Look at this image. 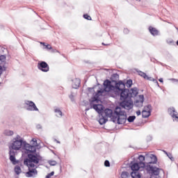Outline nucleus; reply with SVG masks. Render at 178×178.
I'll list each match as a JSON object with an SVG mask.
<instances>
[{
  "mask_svg": "<svg viewBox=\"0 0 178 178\" xmlns=\"http://www.w3.org/2000/svg\"><path fill=\"white\" fill-rule=\"evenodd\" d=\"M121 177L122 178H129V177H130V174H129V172H122L121 173Z\"/></svg>",
  "mask_w": 178,
  "mask_h": 178,
  "instance_id": "obj_28",
  "label": "nucleus"
},
{
  "mask_svg": "<svg viewBox=\"0 0 178 178\" xmlns=\"http://www.w3.org/2000/svg\"><path fill=\"white\" fill-rule=\"evenodd\" d=\"M40 44L43 45V49H49L50 51L52 49V47L50 44H45V42H40Z\"/></svg>",
  "mask_w": 178,
  "mask_h": 178,
  "instance_id": "obj_22",
  "label": "nucleus"
},
{
  "mask_svg": "<svg viewBox=\"0 0 178 178\" xmlns=\"http://www.w3.org/2000/svg\"><path fill=\"white\" fill-rule=\"evenodd\" d=\"M136 72L140 77H143V79H145L146 80H151V77L148 76L145 72H143V71L136 70Z\"/></svg>",
  "mask_w": 178,
  "mask_h": 178,
  "instance_id": "obj_19",
  "label": "nucleus"
},
{
  "mask_svg": "<svg viewBox=\"0 0 178 178\" xmlns=\"http://www.w3.org/2000/svg\"><path fill=\"white\" fill-rule=\"evenodd\" d=\"M148 158V159H150L149 162H145L146 165V170L151 173V175H154V176H159V168H156L154 165L156 162H158V159L156 158V156L154 154H150L149 156H146V159Z\"/></svg>",
  "mask_w": 178,
  "mask_h": 178,
  "instance_id": "obj_3",
  "label": "nucleus"
},
{
  "mask_svg": "<svg viewBox=\"0 0 178 178\" xmlns=\"http://www.w3.org/2000/svg\"><path fill=\"white\" fill-rule=\"evenodd\" d=\"M167 44H168V45H175V41L173 40V39H168L166 40Z\"/></svg>",
  "mask_w": 178,
  "mask_h": 178,
  "instance_id": "obj_31",
  "label": "nucleus"
},
{
  "mask_svg": "<svg viewBox=\"0 0 178 178\" xmlns=\"http://www.w3.org/2000/svg\"><path fill=\"white\" fill-rule=\"evenodd\" d=\"M36 128L38 129H42V126H41V124H38V125L36 126Z\"/></svg>",
  "mask_w": 178,
  "mask_h": 178,
  "instance_id": "obj_43",
  "label": "nucleus"
},
{
  "mask_svg": "<svg viewBox=\"0 0 178 178\" xmlns=\"http://www.w3.org/2000/svg\"><path fill=\"white\" fill-rule=\"evenodd\" d=\"M5 60H6V56H5L4 55L0 56V63H3Z\"/></svg>",
  "mask_w": 178,
  "mask_h": 178,
  "instance_id": "obj_32",
  "label": "nucleus"
},
{
  "mask_svg": "<svg viewBox=\"0 0 178 178\" xmlns=\"http://www.w3.org/2000/svg\"><path fill=\"white\" fill-rule=\"evenodd\" d=\"M124 34H129V29H124Z\"/></svg>",
  "mask_w": 178,
  "mask_h": 178,
  "instance_id": "obj_42",
  "label": "nucleus"
},
{
  "mask_svg": "<svg viewBox=\"0 0 178 178\" xmlns=\"http://www.w3.org/2000/svg\"><path fill=\"white\" fill-rule=\"evenodd\" d=\"M28 168V172H26V177H37L38 175V171L37 170L38 166L31 167L30 165H26Z\"/></svg>",
  "mask_w": 178,
  "mask_h": 178,
  "instance_id": "obj_9",
  "label": "nucleus"
},
{
  "mask_svg": "<svg viewBox=\"0 0 178 178\" xmlns=\"http://www.w3.org/2000/svg\"><path fill=\"white\" fill-rule=\"evenodd\" d=\"M152 136H148L147 137V141H152Z\"/></svg>",
  "mask_w": 178,
  "mask_h": 178,
  "instance_id": "obj_39",
  "label": "nucleus"
},
{
  "mask_svg": "<svg viewBox=\"0 0 178 178\" xmlns=\"http://www.w3.org/2000/svg\"><path fill=\"white\" fill-rule=\"evenodd\" d=\"M163 152L165 153V154L167 155V156H168V158L170 159V161H175V159L173 158V156H172V154L170 153H168L166 151L163 150Z\"/></svg>",
  "mask_w": 178,
  "mask_h": 178,
  "instance_id": "obj_30",
  "label": "nucleus"
},
{
  "mask_svg": "<svg viewBox=\"0 0 178 178\" xmlns=\"http://www.w3.org/2000/svg\"><path fill=\"white\" fill-rule=\"evenodd\" d=\"M86 111H89V109H88V108H86Z\"/></svg>",
  "mask_w": 178,
  "mask_h": 178,
  "instance_id": "obj_52",
  "label": "nucleus"
},
{
  "mask_svg": "<svg viewBox=\"0 0 178 178\" xmlns=\"http://www.w3.org/2000/svg\"><path fill=\"white\" fill-rule=\"evenodd\" d=\"M151 60H152V62H154L155 58H153V60H152V59H151Z\"/></svg>",
  "mask_w": 178,
  "mask_h": 178,
  "instance_id": "obj_49",
  "label": "nucleus"
},
{
  "mask_svg": "<svg viewBox=\"0 0 178 178\" xmlns=\"http://www.w3.org/2000/svg\"><path fill=\"white\" fill-rule=\"evenodd\" d=\"M168 114L171 116L173 122H178V113L174 107L168 108Z\"/></svg>",
  "mask_w": 178,
  "mask_h": 178,
  "instance_id": "obj_13",
  "label": "nucleus"
},
{
  "mask_svg": "<svg viewBox=\"0 0 178 178\" xmlns=\"http://www.w3.org/2000/svg\"><path fill=\"white\" fill-rule=\"evenodd\" d=\"M140 168H146L145 163H144V162L134 163L131 165V169L132 172H138V170H140Z\"/></svg>",
  "mask_w": 178,
  "mask_h": 178,
  "instance_id": "obj_12",
  "label": "nucleus"
},
{
  "mask_svg": "<svg viewBox=\"0 0 178 178\" xmlns=\"http://www.w3.org/2000/svg\"><path fill=\"white\" fill-rule=\"evenodd\" d=\"M80 79L75 78L74 79L72 80V88H78L80 87Z\"/></svg>",
  "mask_w": 178,
  "mask_h": 178,
  "instance_id": "obj_18",
  "label": "nucleus"
},
{
  "mask_svg": "<svg viewBox=\"0 0 178 178\" xmlns=\"http://www.w3.org/2000/svg\"><path fill=\"white\" fill-rule=\"evenodd\" d=\"M16 140H21V139H20V136L17 135V136H16V138H15V141H16Z\"/></svg>",
  "mask_w": 178,
  "mask_h": 178,
  "instance_id": "obj_45",
  "label": "nucleus"
},
{
  "mask_svg": "<svg viewBox=\"0 0 178 178\" xmlns=\"http://www.w3.org/2000/svg\"><path fill=\"white\" fill-rule=\"evenodd\" d=\"M138 159H139V162H144V161H145V156H143V155H140L138 156Z\"/></svg>",
  "mask_w": 178,
  "mask_h": 178,
  "instance_id": "obj_33",
  "label": "nucleus"
},
{
  "mask_svg": "<svg viewBox=\"0 0 178 178\" xmlns=\"http://www.w3.org/2000/svg\"><path fill=\"white\" fill-rule=\"evenodd\" d=\"M159 81H160V83H163V79L162 78L159 79Z\"/></svg>",
  "mask_w": 178,
  "mask_h": 178,
  "instance_id": "obj_46",
  "label": "nucleus"
},
{
  "mask_svg": "<svg viewBox=\"0 0 178 178\" xmlns=\"http://www.w3.org/2000/svg\"><path fill=\"white\" fill-rule=\"evenodd\" d=\"M104 90H97V93L93 97V102L95 101H99V96L102 95L104 91L106 92H109L110 91H113V90H116V85L113 86L115 83H112V81L106 80L104 82Z\"/></svg>",
  "mask_w": 178,
  "mask_h": 178,
  "instance_id": "obj_5",
  "label": "nucleus"
},
{
  "mask_svg": "<svg viewBox=\"0 0 178 178\" xmlns=\"http://www.w3.org/2000/svg\"><path fill=\"white\" fill-rule=\"evenodd\" d=\"M143 111H145V112H149L151 113V111H152V106H151L150 104L145 106Z\"/></svg>",
  "mask_w": 178,
  "mask_h": 178,
  "instance_id": "obj_25",
  "label": "nucleus"
},
{
  "mask_svg": "<svg viewBox=\"0 0 178 178\" xmlns=\"http://www.w3.org/2000/svg\"><path fill=\"white\" fill-rule=\"evenodd\" d=\"M28 154L26 159L24 160V165L25 166H30L31 168H35L39 166L40 161H41V156L34 152L26 153Z\"/></svg>",
  "mask_w": 178,
  "mask_h": 178,
  "instance_id": "obj_4",
  "label": "nucleus"
},
{
  "mask_svg": "<svg viewBox=\"0 0 178 178\" xmlns=\"http://www.w3.org/2000/svg\"><path fill=\"white\" fill-rule=\"evenodd\" d=\"M142 116L144 119H147V118H149L151 116V113L150 112H147L145 111H142Z\"/></svg>",
  "mask_w": 178,
  "mask_h": 178,
  "instance_id": "obj_24",
  "label": "nucleus"
},
{
  "mask_svg": "<svg viewBox=\"0 0 178 178\" xmlns=\"http://www.w3.org/2000/svg\"><path fill=\"white\" fill-rule=\"evenodd\" d=\"M2 74V66H0V76Z\"/></svg>",
  "mask_w": 178,
  "mask_h": 178,
  "instance_id": "obj_47",
  "label": "nucleus"
},
{
  "mask_svg": "<svg viewBox=\"0 0 178 178\" xmlns=\"http://www.w3.org/2000/svg\"><path fill=\"white\" fill-rule=\"evenodd\" d=\"M15 172L16 175H20V173H22V168H20V166L16 165L15 167Z\"/></svg>",
  "mask_w": 178,
  "mask_h": 178,
  "instance_id": "obj_26",
  "label": "nucleus"
},
{
  "mask_svg": "<svg viewBox=\"0 0 178 178\" xmlns=\"http://www.w3.org/2000/svg\"><path fill=\"white\" fill-rule=\"evenodd\" d=\"M54 175H55V172L54 171H52L51 172L49 173L46 176V178H51V177H52V176H54Z\"/></svg>",
  "mask_w": 178,
  "mask_h": 178,
  "instance_id": "obj_37",
  "label": "nucleus"
},
{
  "mask_svg": "<svg viewBox=\"0 0 178 178\" xmlns=\"http://www.w3.org/2000/svg\"><path fill=\"white\" fill-rule=\"evenodd\" d=\"M56 161H49V164L51 165V166H56Z\"/></svg>",
  "mask_w": 178,
  "mask_h": 178,
  "instance_id": "obj_34",
  "label": "nucleus"
},
{
  "mask_svg": "<svg viewBox=\"0 0 178 178\" xmlns=\"http://www.w3.org/2000/svg\"><path fill=\"white\" fill-rule=\"evenodd\" d=\"M38 69L41 70V72L47 73V72H49V65L45 61H40L38 63Z\"/></svg>",
  "mask_w": 178,
  "mask_h": 178,
  "instance_id": "obj_11",
  "label": "nucleus"
},
{
  "mask_svg": "<svg viewBox=\"0 0 178 178\" xmlns=\"http://www.w3.org/2000/svg\"><path fill=\"white\" fill-rule=\"evenodd\" d=\"M99 101V99L98 101H95V102H98ZM94 99H92V101L90 102V106L95 111H96L99 115H101V112H102V104H93Z\"/></svg>",
  "mask_w": 178,
  "mask_h": 178,
  "instance_id": "obj_15",
  "label": "nucleus"
},
{
  "mask_svg": "<svg viewBox=\"0 0 178 178\" xmlns=\"http://www.w3.org/2000/svg\"><path fill=\"white\" fill-rule=\"evenodd\" d=\"M120 101H122L120 102V106L121 108L126 109V111H130V109H133V106H134V105L133 104V100H131V99H129V97H124V99H122V93H120Z\"/></svg>",
  "mask_w": 178,
  "mask_h": 178,
  "instance_id": "obj_7",
  "label": "nucleus"
},
{
  "mask_svg": "<svg viewBox=\"0 0 178 178\" xmlns=\"http://www.w3.org/2000/svg\"><path fill=\"white\" fill-rule=\"evenodd\" d=\"M136 1H138V2H140V1H141V0H136Z\"/></svg>",
  "mask_w": 178,
  "mask_h": 178,
  "instance_id": "obj_53",
  "label": "nucleus"
},
{
  "mask_svg": "<svg viewBox=\"0 0 178 178\" xmlns=\"http://www.w3.org/2000/svg\"><path fill=\"white\" fill-rule=\"evenodd\" d=\"M170 80H171V81H174L175 83H178V79H170Z\"/></svg>",
  "mask_w": 178,
  "mask_h": 178,
  "instance_id": "obj_41",
  "label": "nucleus"
},
{
  "mask_svg": "<svg viewBox=\"0 0 178 178\" xmlns=\"http://www.w3.org/2000/svg\"><path fill=\"white\" fill-rule=\"evenodd\" d=\"M136 115H137L138 116H140V115H141V111H136Z\"/></svg>",
  "mask_w": 178,
  "mask_h": 178,
  "instance_id": "obj_44",
  "label": "nucleus"
},
{
  "mask_svg": "<svg viewBox=\"0 0 178 178\" xmlns=\"http://www.w3.org/2000/svg\"><path fill=\"white\" fill-rule=\"evenodd\" d=\"M5 136H13V131L6 130L4 131Z\"/></svg>",
  "mask_w": 178,
  "mask_h": 178,
  "instance_id": "obj_29",
  "label": "nucleus"
},
{
  "mask_svg": "<svg viewBox=\"0 0 178 178\" xmlns=\"http://www.w3.org/2000/svg\"><path fill=\"white\" fill-rule=\"evenodd\" d=\"M10 161L13 163V165H17V161L16 160V156H15V150L11 149L9 152Z\"/></svg>",
  "mask_w": 178,
  "mask_h": 178,
  "instance_id": "obj_16",
  "label": "nucleus"
},
{
  "mask_svg": "<svg viewBox=\"0 0 178 178\" xmlns=\"http://www.w3.org/2000/svg\"><path fill=\"white\" fill-rule=\"evenodd\" d=\"M69 98L71 99L72 102H74V96L72 94L69 96Z\"/></svg>",
  "mask_w": 178,
  "mask_h": 178,
  "instance_id": "obj_38",
  "label": "nucleus"
},
{
  "mask_svg": "<svg viewBox=\"0 0 178 178\" xmlns=\"http://www.w3.org/2000/svg\"><path fill=\"white\" fill-rule=\"evenodd\" d=\"M50 51H51V52H52L53 54H55V52H59L57 49H51Z\"/></svg>",
  "mask_w": 178,
  "mask_h": 178,
  "instance_id": "obj_40",
  "label": "nucleus"
},
{
  "mask_svg": "<svg viewBox=\"0 0 178 178\" xmlns=\"http://www.w3.org/2000/svg\"><path fill=\"white\" fill-rule=\"evenodd\" d=\"M127 120L129 123H133L136 120V115H130L128 117Z\"/></svg>",
  "mask_w": 178,
  "mask_h": 178,
  "instance_id": "obj_27",
  "label": "nucleus"
},
{
  "mask_svg": "<svg viewBox=\"0 0 178 178\" xmlns=\"http://www.w3.org/2000/svg\"><path fill=\"white\" fill-rule=\"evenodd\" d=\"M31 143L32 145L26 143V141H23V139L15 140L13 143L11 148L13 150L15 149V151H19L22 147L25 154H29V152H35V147H38L37 139L33 138Z\"/></svg>",
  "mask_w": 178,
  "mask_h": 178,
  "instance_id": "obj_2",
  "label": "nucleus"
},
{
  "mask_svg": "<svg viewBox=\"0 0 178 178\" xmlns=\"http://www.w3.org/2000/svg\"><path fill=\"white\" fill-rule=\"evenodd\" d=\"M54 112H55L56 116L57 118H62L63 113H62V111H60V108H57L54 109Z\"/></svg>",
  "mask_w": 178,
  "mask_h": 178,
  "instance_id": "obj_21",
  "label": "nucleus"
},
{
  "mask_svg": "<svg viewBox=\"0 0 178 178\" xmlns=\"http://www.w3.org/2000/svg\"><path fill=\"white\" fill-rule=\"evenodd\" d=\"M131 177L132 178H141V175L138 171H132L131 173Z\"/></svg>",
  "mask_w": 178,
  "mask_h": 178,
  "instance_id": "obj_20",
  "label": "nucleus"
},
{
  "mask_svg": "<svg viewBox=\"0 0 178 178\" xmlns=\"http://www.w3.org/2000/svg\"><path fill=\"white\" fill-rule=\"evenodd\" d=\"M111 80L112 81V83H114V85L115 86L116 90H118V91L124 88V83H123V81H116L117 80H119V74H118L117 73L113 74L111 75Z\"/></svg>",
  "mask_w": 178,
  "mask_h": 178,
  "instance_id": "obj_8",
  "label": "nucleus"
},
{
  "mask_svg": "<svg viewBox=\"0 0 178 178\" xmlns=\"http://www.w3.org/2000/svg\"><path fill=\"white\" fill-rule=\"evenodd\" d=\"M108 118H110L113 123L117 122L118 124H124L127 120V114L126 111H122V108L120 106H116L114 112L111 108H106L99 114V124H105L108 122Z\"/></svg>",
  "mask_w": 178,
  "mask_h": 178,
  "instance_id": "obj_1",
  "label": "nucleus"
},
{
  "mask_svg": "<svg viewBox=\"0 0 178 178\" xmlns=\"http://www.w3.org/2000/svg\"><path fill=\"white\" fill-rule=\"evenodd\" d=\"M151 60H152V62H154L155 58H153V60H152V59H151Z\"/></svg>",
  "mask_w": 178,
  "mask_h": 178,
  "instance_id": "obj_48",
  "label": "nucleus"
},
{
  "mask_svg": "<svg viewBox=\"0 0 178 178\" xmlns=\"http://www.w3.org/2000/svg\"><path fill=\"white\" fill-rule=\"evenodd\" d=\"M83 17H84L86 20H91V16L88 15V14H84V15H83Z\"/></svg>",
  "mask_w": 178,
  "mask_h": 178,
  "instance_id": "obj_35",
  "label": "nucleus"
},
{
  "mask_svg": "<svg viewBox=\"0 0 178 178\" xmlns=\"http://www.w3.org/2000/svg\"><path fill=\"white\" fill-rule=\"evenodd\" d=\"M144 104V95H138V97L135 100L134 105L137 108H143Z\"/></svg>",
  "mask_w": 178,
  "mask_h": 178,
  "instance_id": "obj_14",
  "label": "nucleus"
},
{
  "mask_svg": "<svg viewBox=\"0 0 178 178\" xmlns=\"http://www.w3.org/2000/svg\"><path fill=\"white\" fill-rule=\"evenodd\" d=\"M149 31L150 34H152V35H154V37H155L156 35H159V31H158V29H156V28L149 26Z\"/></svg>",
  "mask_w": 178,
  "mask_h": 178,
  "instance_id": "obj_17",
  "label": "nucleus"
},
{
  "mask_svg": "<svg viewBox=\"0 0 178 178\" xmlns=\"http://www.w3.org/2000/svg\"><path fill=\"white\" fill-rule=\"evenodd\" d=\"M58 144H60V142L59 140H57V142Z\"/></svg>",
  "mask_w": 178,
  "mask_h": 178,
  "instance_id": "obj_50",
  "label": "nucleus"
},
{
  "mask_svg": "<svg viewBox=\"0 0 178 178\" xmlns=\"http://www.w3.org/2000/svg\"><path fill=\"white\" fill-rule=\"evenodd\" d=\"M120 94H121V98L122 99H124V98H129V99H131V98H136L137 95H138V88H133L131 89H124L120 90Z\"/></svg>",
  "mask_w": 178,
  "mask_h": 178,
  "instance_id": "obj_6",
  "label": "nucleus"
},
{
  "mask_svg": "<svg viewBox=\"0 0 178 178\" xmlns=\"http://www.w3.org/2000/svg\"><path fill=\"white\" fill-rule=\"evenodd\" d=\"M25 105L26 106V111H38V108H37V106H35V104L32 101L26 100Z\"/></svg>",
  "mask_w": 178,
  "mask_h": 178,
  "instance_id": "obj_10",
  "label": "nucleus"
},
{
  "mask_svg": "<svg viewBox=\"0 0 178 178\" xmlns=\"http://www.w3.org/2000/svg\"><path fill=\"white\" fill-rule=\"evenodd\" d=\"M104 166H106V168H109V166H111V163H109V161L106 160L104 161Z\"/></svg>",
  "mask_w": 178,
  "mask_h": 178,
  "instance_id": "obj_36",
  "label": "nucleus"
},
{
  "mask_svg": "<svg viewBox=\"0 0 178 178\" xmlns=\"http://www.w3.org/2000/svg\"><path fill=\"white\" fill-rule=\"evenodd\" d=\"M102 45H108V44H105V43L102 42Z\"/></svg>",
  "mask_w": 178,
  "mask_h": 178,
  "instance_id": "obj_51",
  "label": "nucleus"
},
{
  "mask_svg": "<svg viewBox=\"0 0 178 178\" xmlns=\"http://www.w3.org/2000/svg\"><path fill=\"white\" fill-rule=\"evenodd\" d=\"M168 23H169V24H171V23H170V22H168Z\"/></svg>",
  "mask_w": 178,
  "mask_h": 178,
  "instance_id": "obj_54",
  "label": "nucleus"
},
{
  "mask_svg": "<svg viewBox=\"0 0 178 178\" xmlns=\"http://www.w3.org/2000/svg\"><path fill=\"white\" fill-rule=\"evenodd\" d=\"M124 84V88L127 87V88H130V87H131V86H133V80L129 79Z\"/></svg>",
  "mask_w": 178,
  "mask_h": 178,
  "instance_id": "obj_23",
  "label": "nucleus"
}]
</instances>
